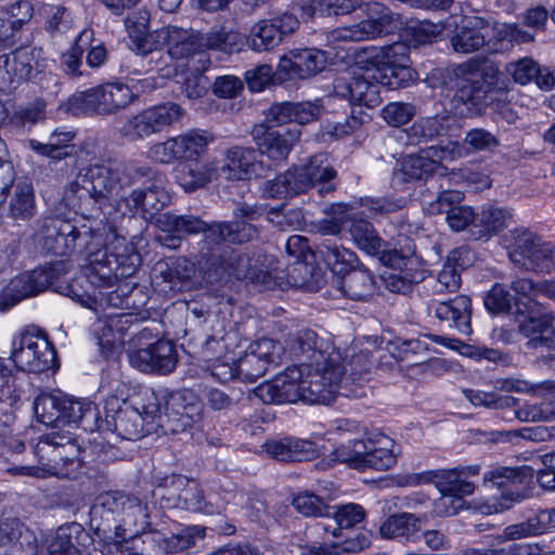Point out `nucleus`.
<instances>
[{
  "mask_svg": "<svg viewBox=\"0 0 555 555\" xmlns=\"http://www.w3.org/2000/svg\"><path fill=\"white\" fill-rule=\"evenodd\" d=\"M400 452L392 438L374 429L364 433V438L348 439L339 443L332 451L331 457L358 470H387L396 465Z\"/></svg>",
  "mask_w": 555,
  "mask_h": 555,
  "instance_id": "nucleus-6",
  "label": "nucleus"
},
{
  "mask_svg": "<svg viewBox=\"0 0 555 555\" xmlns=\"http://www.w3.org/2000/svg\"><path fill=\"white\" fill-rule=\"evenodd\" d=\"M274 78H276V70L273 72L272 67L266 64L259 65L245 74L247 87L253 92L264 90Z\"/></svg>",
  "mask_w": 555,
  "mask_h": 555,
  "instance_id": "nucleus-64",
  "label": "nucleus"
},
{
  "mask_svg": "<svg viewBox=\"0 0 555 555\" xmlns=\"http://www.w3.org/2000/svg\"><path fill=\"white\" fill-rule=\"evenodd\" d=\"M67 396L62 391L41 392L34 401V412L37 420L46 426H61L64 402Z\"/></svg>",
  "mask_w": 555,
  "mask_h": 555,
  "instance_id": "nucleus-35",
  "label": "nucleus"
},
{
  "mask_svg": "<svg viewBox=\"0 0 555 555\" xmlns=\"http://www.w3.org/2000/svg\"><path fill=\"white\" fill-rule=\"evenodd\" d=\"M496 69L487 62L469 61L453 70L457 91L453 107L460 114L480 113L489 103V94L495 85Z\"/></svg>",
  "mask_w": 555,
  "mask_h": 555,
  "instance_id": "nucleus-7",
  "label": "nucleus"
},
{
  "mask_svg": "<svg viewBox=\"0 0 555 555\" xmlns=\"http://www.w3.org/2000/svg\"><path fill=\"white\" fill-rule=\"evenodd\" d=\"M171 482L176 488L185 486L178 495V503L175 506H181L191 512L203 513L206 515L220 514L223 509L222 504L205 501L203 492L195 482H191L183 476H173Z\"/></svg>",
  "mask_w": 555,
  "mask_h": 555,
  "instance_id": "nucleus-30",
  "label": "nucleus"
},
{
  "mask_svg": "<svg viewBox=\"0 0 555 555\" xmlns=\"http://www.w3.org/2000/svg\"><path fill=\"white\" fill-rule=\"evenodd\" d=\"M168 193L159 185L153 184L145 190H134L128 197L116 202V212L120 216L140 211L144 219L154 215L169 203Z\"/></svg>",
  "mask_w": 555,
  "mask_h": 555,
  "instance_id": "nucleus-19",
  "label": "nucleus"
},
{
  "mask_svg": "<svg viewBox=\"0 0 555 555\" xmlns=\"http://www.w3.org/2000/svg\"><path fill=\"white\" fill-rule=\"evenodd\" d=\"M349 233L354 245L367 255L375 256L384 249V241L378 236L374 227L362 218L350 219Z\"/></svg>",
  "mask_w": 555,
  "mask_h": 555,
  "instance_id": "nucleus-37",
  "label": "nucleus"
},
{
  "mask_svg": "<svg viewBox=\"0 0 555 555\" xmlns=\"http://www.w3.org/2000/svg\"><path fill=\"white\" fill-rule=\"evenodd\" d=\"M532 476L533 469L529 466L515 468L498 467L487 473L485 479L498 488H504L509 483L522 482L526 478H531Z\"/></svg>",
  "mask_w": 555,
  "mask_h": 555,
  "instance_id": "nucleus-52",
  "label": "nucleus"
},
{
  "mask_svg": "<svg viewBox=\"0 0 555 555\" xmlns=\"http://www.w3.org/2000/svg\"><path fill=\"white\" fill-rule=\"evenodd\" d=\"M51 274L46 269L25 272L11 280L3 298H0V311L14 307L24 298L37 295L51 284Z\"/></svg>",
  "mask_w": 555,
  "mask_h": 555,
  "instance_id": "nucleus-20",
  "label": "nucleus"
},
{
  "mask_svg": "<svg viewBox=\"0 0 555 555\" xmlns=\"http://www.w3.org/2000/svg\"><path fill=\"white\" fill-rule=\"evenodd\" d=\"M246 42L247 39L240 33L219 29L205 34L203 44L205 51L216 50L230 54L242 51Z\"/></svg>",
  "mask_w": 555,
  "mask_h": 555,
  "instance_id": "nucleus-43",
  "label": "nucleus"
},
{
  "mask_svg": "<svg viewBox=\"0 0 555 555\" xmlns=\"http://www.w3.org/2000/svg\"><path fill=\"white\" fill-rule=\"evenodd\" d=\"M167 414L168 428L181 433L201 420L203 405L199 397L191 389H183L170 396Z\"/></svg>",
  "mask_w": 555,
  "mask_h": 555,
  "instance_id": "nucleus-17",
  "label": "nucleus"
},
{
  "mask_svg": "<svg viewBox=\"0 0 555 555\" xmlns=\"http://www.w3.org/2000/svg\"><path fill=\"white\" fill-rule=\"evenodd\" d=\"M131 366L144 373L167 374L178 362L176 346L170 340H157L129 352Z\"/></svg>",
  "mask_w": 555,
  "mask_h": 555,
  "instance_id": "nucleus-16",
  "label": "nucleus"
},
{
  "mask_svg": "<svg viewBox=\"0 0 555 555\" xmlns=\"http://www.w3.org/2000/svg\"><path fill=\"white\" fill-rule=\"evenodd\" d=\"M331 526H324L326 537L322 544H312L301 548L300 555H341L344 553H357L363 551L370 545V535L366 533H360L352 539H346L344 541H332L330 540Z\"/></svg>",
  "mask_w": 555,
  "mask_h": 555,
  "instance_id": "nucleus-31",
  "label": "nucleus"
},
{
  "mask_svg": "<svg viewBox=\"0 0 555 555\" xmlns=\"http://www.w3.org/2000/svg\"><path fill=\"white\" fill-rule=\"evenodd\" d=\"M132 317L127 313L105 314L94 324L99 346L106 356L121 350L126 343Z\"/></svg>",
  "mask_w": 555,
  "mask_h": 555,
  "instance_id": "nucleus-23",
  "label": "nucleus"
},
{
  "mask_svg": "<svg viewBox=\"0 0 555 555\" xmlns=\"http://www.w3.org/2000/svg\"><path fill=\"white\" fill-rule=\"evenodd\" d=\"M422 529V519L412 513L387 517L379 526V535L387 540L413 541Z\"/></svg>",
  "mask_w": 555,
  "mask_h": 555,
  "instance_id": "nucleus-32",
  "label": "nucleus"
},
{
  "mask_svg": "<svg viewBox=\"0 0 555 555\" xmlns=\"http://www.w3.org/2000/svg\"><path fill=\"white\" fill-rule=\"evenodd\" d=\"M453 50L463 53L474 52L486 42L489 24L477 15H461L453 18Z\"/></svg>",
  "mask_w": 555,
  "mask_h": 555,
  "instance_id": "nucleus-24",
  "label": "nucleus"
},
{
  "mask_svg": "<svg viewBox=\"0 0 555 555\" xmlns=\"http://www.w3.org/2000/svg\"><path fill=\"white\" fill-rule=\"evenodd\" d=\"M36 210L33 184L28 181H18L10 198V214L16 219H28Z\"/></svg>",
  "mask_w": 555,
  "mask_h": 555,
  "instance_id": "nucleus-40",
  "label": "nucleus"
},
{
  "mask_svg": "<svg viewBox=\"0 0 555 555\" xmlns=\"http://www.w3.org/2000/svg\"><path fill=\"white\" fill-rule=\"evenodd\" d=\"M10 360L16 369L41 373L56 365L55 350L42 331L26 327L12 336Z\"/></svg>",
  "mask_w": 555,
  "mask_h": 555,
  "instance_id": "nucleus-9",
  "label": "nucleus"
},
{
  "mask_svg": "<svg viewBox=\"0 0 555 555\" xmlns=\"http://www.w3.org/2000/svg\"><path fill=\"white\" fill-rule=\"evenodd\" d=\"M334 520L338 528L331 530V537L340 539L343 537L341 530L349 529L361 522L365 517L363 507L356 503H348L339 505L335 508Z\"/></svg>",
  "mask_w": 555,
  "mask_h": 555,
  "instance_id": "nucleus-50",
  "label": "nucleus"
},
{
  "mask_svg": "<svg viewBox=\"0 0 555 555\" xmlns=\"http://www.w3.org/2000/svg\"><path fill=\"white\" fill-rule=\"evenodd\" d=\"M326 65L325 53L318 49H292L280 57L276 66L279 81L307 79Z\"/></svg>",
  "mask_w": 555,
  "mask_h": 555,
  "instance_id": "nucleus-15",
  "label": "nucleus"
},
{
  "mask_svg": "<svg viewBox=\"0 0 555 555\" xmlns=\"http://www.w3.org/2000/svg\"><path fill=\"white\" fill-rule=\"evenodd\" d=\"M205 535V528L192 526L182 529L179 533L171 534L164 541V548L167 552H179L196 544Z\"/></svg>",
  "mask_w": 555,
  "mask_h": 555,
  "instance_id": "nucleus-54",
  "label": "nucleus"
},
{
  "mask_svg": "<svg viewBox=\"0 0 555 555\" xmlns=\"http://www.w3.org/2000/svg\"><path fill=\"white\" fill-rule=\"evenodd\" d=\"M415 114V107L409 103L391 102L380 112L383 119L390 126L400 127L408 124Z\"/></svg>",
  "mask_w": 555,
  "mask_h": 555,
  "instance_id": "nucleus-60",
  "label": "nucleus"
},
{
  "mask_svg": "<svg viewBox=\"0 0 555 555\" xmlns=\"http://www.w3.org/2000/svg\"><path fill=\"white\" fill-rule=\"evenodd\" d=\"M321 347L313 331H301L291 348V354L300 363L257 386L255 396L268 404L295 403L298 400L310 404L331 403L338 392L344 370L339 364V353L335 350L328 353Z\"/></svg>",
  "mask_w": 555,
  "mask_h": 555,
  "instance_id": "nucleus-1",
  "label": "nucleus"
},
{
  "mask_svg": "<svg viewBox=\"0 0 555 555\" xmlns=\"http://www.w3.org/2000/svg\"><path fill=\"white\" fill-rule=\"evenodd\" d=\"M218 171L219 168L215 160H188L179 163L175 168V179L184 191L193 192L212 182L217 178Z\"/></svg>",
  "mask_w": 555,
  "mask_h": 555,
  "instance_id": "nucleus-27",
  "label": "nucleus"
},
{
  "mask_svg": "<svg viewBox=\"0 0 555 555\" xmlns=\"http://www.w3.org/2000/svg\"><path fill=\"white\" fill-rule=\"evenodd\" d=\"M257 262L258 261L256 260L253 262L248 257L242 256L237 259L232 273L237 279H246L251 282L267 284L271 278V272L269 270L258 268Z\"/></svg>",
  "mask_w": 555,
  "mask_h": 555,
  "instance_id": "nucleus-58",
  "label": "nucleus"
},
{
  "mask_svg": "<svg viewBox=\"0 0 555 555\" xmlns=\"http://www.w3.org/2000/svg\"><path fill=\"white\" fill-rule=\"evenodd\" d=\"M431 164L426 162L423 155H408L400 164V168L395 171L393 179L398 182H409L412 180L423 179L433 173Z\"/></svg>",
  "mask_w": 555,
  "mask_h": 555,
  "instance_id": "nucleus-49",
  "label": "nucleus"
},
{
  "mask_svg": "<svg viewBox=\"0 0 555 555\" xmlns=\"http://www.w3.org/2000/svg\"><path fill=\"white\" fill-rule=\"evenodd\" d=\"M260 163L253 149L234 146L224 152L223 165L220 170L230 181L249 180L258 175Z\"/></svg>",
  "mask_w": 555,
  "mask_h": 555,
  "instance_id": "nucleus-26",
  "label": "nucleus"
},
{
  "mask_svg": "<svg viewBox=\"0 0 555 555\" xmlns=\"http://www.w3.org/2000/svg\"><path fill=\"white\" fill-rule=\"evenodd\" d=\"M166 38L167 53L171 59L185 61L186 66L201 64L202 68L209 66L210 60L205 53L204 35L193 29L168 26Z\"/></svg>",
  "mask_w": 555,
  "mask_h": 555,
  "instance_id": "nucleus-14",
  "label": "nucleus"
},
{
  "mask_svg": "<svg viewBox=\"0 0 555 555\" xmlns=\"http://www.w3.org/2000/svg\"><path fill=\"white\" fill-rule=\"evenodd\" d=\"M294 173L297 181L305 184V192L318 183L332 180L336 172L324 154H319L309 160V163L300 168H295Z\"/></svg>",
  "mask_w": 555,
  "mask_h": 555,
  "instance_id": "nucleus-38",
  "label": "nucleus"
},
{
  "mask_svg": "<svg viewBox=\"0 0 555 555\" xmlns=\"http://www.w3.org/2000/svg\"><path fill=\"white\" fill-rule=\"evenodd\" d=\"M518 333L529 349H555V312H541L518 321Z\"/></svg>",
  "mask_w": 555,
  "mask_h": 555,
  "instance_id": "nucleus-21",
  "label": "nucleus"
},
{
  "mask_svg": "<svg viewBox=\"0 0 555 555\" xmlns=\"http://www.w3.org/2000/svg\"><path fill=\"white\" fill-rule=\"evenodd\" d=\"M214 142V135L205 130L191 129L150 146L149 156L162 164L199 159Z\"/></svg>",
  "mask_w": 555,
  "mask_h": 555,
  "instance_id": "nucleus-11",
  "label": "nucleus"
},
{
  "mask_svg": "<svg viewBox=\"0 0 555 555\" xmlns=\"http://www.w3.org/2000/svg\"><path fill=\"white\" fill-rule=\"evenodd\" d=\"M103 507L115 514H120V521L131 534H137L139 528L143 529L147 524V508L141 501L126 493L109 492L100 496Z\"/></svg>",
  "mask_w": 555,
  "mask_h": 555,
  "instance_id": "nucleus-18",
  "label": "nucleus"
},
{
  "mask_svg": "<svg viewBox=\"0 0 555 555\" xmlns=\"http://www.w3.org/2000/svg\"><path fill=\"white\" fill-rule=\"evenodd\" d=\"M550 512H540L535 517L529 518L524 522L509 525L503 530L501 541H512L524 539L531 535H538L545 531V520L550 519Z\"/></svg>",
  "mask_w": 555,
  "mask_h": 555,
  "instance_id": "nucleus-46",
  "label": "nucleus"
},
{
  "mask_svg": "<svg viewBox=\"0 0 555 555\" xmlns=\"http://www.w3.org/2000/svg\"><path fill=\"white\" fill-rule=\"evenodd\" d=\"M412 485L433 483L444 498L451 495V473L448 469L430 470L412 477Z\"/></svg>",
  "mask_w": 555,
  "mask_h": 555,
  "instance_id": "nucleus-61",
  "label": "nucleus"
},
{
  "mask_svg": "<svg viewBox=\"0 0 555 555\" xmlns=\"http://www.w3.org/2000/svg\"><path fill=\"white\" fill-rule=\"evenodd\" d=\"M133 93L124 83H106L74 93L68 105L75 113L114 114L131 103Z\"/></svg>",
  "mask_w": 555,
  "mask_h": 555,
  "instance_id": "nucleus-10",
  "label": "nucleus"
},
{
  "mask_svg": "<svg viewBox=\"0 0 555 555\" xmlns=\"http://www.w3.org/2000/svg\"><path fill=\"white\" fill-rule=\"evenodd\" d=\"M158 223L166 222L170 225L169 230H175L177 232L184 233H198L205 232V236L207 240L211 242L218 243L217 235H209V228H207L206 223L198 218L191 216H172V215H160L157 219Z\"/></svg>",
  "mask_w": 555,
  "mask_h": 555,
  "instance_id": "nucleus-51",
  "label": "nucleus"
},
{
  "mask_svg": "<svg viewBox=\"0 0 555 555\" xmlns=\"http://www.w3.org/2000/svg\"><path fill=\"white\" fill-rule=\"evenodd\" d=\"M358 8L362 10L365 18L359 23L332 30L328 35L330 42L374 40L388 30L392 22V14L387 7L377 1L362 4L359 0H308L302 2L300 11L302 18H313L349 14Z\"/></svg>",
  "mask_w": 555,
  "mask_h": 555,
  "instance_id": "nucleus-4",
  "label": "nucleus"
},
{
  "mask_svg": "<svg viewBox=\"0 0 555 555\" xmlns=\"http://www.w3.org/2000/svg\"><path fill=\"white\" fill-rule=\"evenodd\" d=\"M299 26L298 18L292 13L258 21L249 30L247 46L255 52L272 50L281 44L286 36Z\"/></svg>",
  "mask_w": 555,
  "mask_h": 555,
  "instance_id": "nucleus-13",
  "label": "nucleus"
},
{
  "mask_svg": "<svg viewBox=\"0 0 555 555\" xmlns=\"http://www.w3.org/2000/svg\"><path fill=\"white\" fill-rule=\"evenodd\" d=\"M183 114V108L176 103L151 106L131 116L124 124L121 133L131 140L145 139L179 121Z\"/></svg>",
  "mask_w": 555,
  "mask_h": 555,
  "instance_id": "nucleus-12",
  "label": "nucleus"
},
{
  "mask_svg": "<svg viewBox=\"0 0 555 555\" xmlns=\"http://www.w3.org/2000/svg\"><path fill=\"white\" fill-rule=\"evenodd\" d=\"M500 388L504 391H515L529 395L539 399L555 398V380L545 379L532 383L518 377H508L500 382Z\"/></svg>",
  "mask_w": 555,
  "mask_h": 555,
  "instance_id": "nucleus-39",
  "label": "nucleus"
},
{
  "mask_svg": "<svg viewBox=\"0 0 555 555\" xmlns=\"http://www.w3.org/2000/svg\"><path fill=\"white\" fill-rule=\"evenodd\" d=\"M515 417L526 423H546L555 421V398L542 399L541 402H526L514 409Z\"/></svg>",
  "mask_w": 555,
  "mask_h": 555,
  "instance_id": "nucleus-44",
  "label": "nucleus"
},
{
  "mask_svg": "<svg viewBox=\"0 0 555 555\" xmlns=\"http://www.w3.org/2000/svg\"><path fill=\"white\" fill-rule=\"evenodd\" d=\"M257 207L244 204L234 211L233 223H215L210 225L209 235H217L219 242L243 243L254 238L257 230L249 221L259 216Z\"/></svg>",
  "mask_w": 555,
  "mask_h": 555,
  "instance_id": "nucleus-22",
  "label": "nucleus"
},
{
  "mask_svg": "<svg viewBox=\"0 0 555 555\" xmlns=\"http://www.w3.org/2000/svg\"><path fill=\"white\" fill-rule=\"evenodd\" d=\"M297 128L287 130H268L263 126L254 129V137L259 151L273 160L285 159L295 142L299 139Z\"/></svg>",
  "mask_w": 555,
  "mask_h": 555,
  "instance_id": "nucleus-25",
  "label": "nucleus"
},
{
  "mask_svg": "<svg viewBox=\"0 0 555 555\" xmlns=\"http://www.w3.org/2000/svg\"><path fill=\"white\" fill-rule=\"evenodd\" d=\"M82 231L72 229L67 234L78 238L89 235L86 244L89 264L85 276L96 288L111 287L135 269L137 255L126 243V238L116 233V217L112 220L93 219Z\"/></svg>",
  "mask_w": 555,
  "mask_h": 555,
  "instance_id": "nucleus-3",
  "label": "nucleus"
},
{
  "mask_svg": "<svg viewBox=\"0 0 555 555\" xmlns=\"http://www.w3.org/2000/svg\"><path fill=\"white\" fill-rule=\"evenodd\" d=\"M340 289L353 300H364L374 291L373 276L364 269L352 270L343 279Z\"/></svg>",
  "mask_w": 555,
  "mask_h": 555,
  "instance_id": "nucleus-41",
  "label": "nucleus"
},
{
  "mask_svg": "<svg viewBox=\"0 0 555 555\" xmlns=\"http://www.w3.org/2000/svg\"><path fill=\"white\" fill-rule=\"evenodd\" d=\"M517 256H521L522 264L532 270L550 272L555 269V246L534 242L530 235H526L522 245L511 254L515 262H520Z\"/></svg>",
  "mask_w": 555,
  "mask_h": 555,
  "instance_id": "nucleus-28",
  "label": "nucleus"
},
{
  "mask_svg": "<svg viewBox=\"0 0 555 555\" xmlns=\"http://www.w3.org/2000/svg\"><path fill=\"white\" fill-rule=\"evenodd\" d=\"M168 33V26L154 30L152 33H145L141 38L135 34V41L132 44V50L137 54L145 55L166 46V38Z\"/></svg>",
  "mask_w": 555,
  "mask_h": 555,
  "instance_id": "nucleus-59",
  "label": "nucleus"
},
{
  "mask_svg": "<svg viewBox=\"0 0 555 555\" xmlns=\"http://www.w3.org/2000/svg\"><path fill=\"white\" fill-rule=\"evenodd\" d=\"M78 447L67 436L49 435L39 440L36 446V455L42 466H18L14 467V474L46 478L48 476H69V470H64L68 465L79 467L77 459Z\"/></svg>",
  "mask_w": 555,
  "mask_h": 555,
  "instance_id": "nucleus-8",
  "label": "nucleus"
},
{
  "mask_svg": "<svg viewBox=\"0 0 555 555\" xmlns=\"http://www.w3.org/2000/svg\"><path fill=\"white\" fill-rule=\"evenodd\" d=\"M141 403L132 405L127 401L109 396L104 402V425L108 431L121 439L137 440L147 434L160 412L155 392L144 389Z\"/></svg>",
  "mask_w": 555,
  "mask_h": 555,
  "instance_id": "nucleus-5",
  "label": "nucleus"
},
{
  "mask_svg": "<svg viewBox=\"0 0 555 555\" xmlns=\"http://www.w3.org/2000/svg\"><path fill=\"white\" fill-rule=\"evenodd\" d=\"M242 380L253 382L263 375L268 369L266 361L261 360L254 349L248 346L245 353L237 359Z\"/></svg>",
  "mask_w": 555,
  "mask_h": 555,
  "instance_id": "nucleus-55",
  "label": "nucleus"
},
{
  "mask_svg": "<svg viewBox=\"0 0 555 555\" xmlns=\"http://www.w3.org/2000/svg\"><path fill=\"white\" fill-rule=\"evenodd\" d=\"M210 370L211 375L221 383H227L235 377L242 379L238 362L230 353L224 354L222 359H217L211 364Z\"/></svg>",
  "mask_w": 555,
  "mask_h": 555,
  "instance_id": "nucleus-63",
  "label": "nucleus"
},
{
  "mask_svg": "<svg viewBox=\"0 0 555 555\" xmlns=\"http://www.w3.org/2000/svg\"><path fill=\"white\" fill-rule=\"evenodd\" d=\"M306 185L307 184L304 182L297 181L293 170H287L283 175H279L274 179L267 181L262 188V195L273 198L294 196L304 193Z\"/></svg>",
  "mask_w": 555,
  "mask_h": 555,
  "instance_id": "nucleus-42",
  "label": "nucleus"
},
{
  "mask_svg": "<svg viewBox=\"0 0 555 555\" xmlns=\"http://www.w3.org/2000/svg\"><path fill=\"white\" fill-rule=\"evenodd\" d=\"M34 52L29 48L17 49L0 56V69L4 70L2 79L10 83L27 80L34 68Z\"/></svg>",
  "mask_w": 555,
  "mask_h": 555,
  "instance_id": "nucleus-33",
  "label": "nucleus"
},
{
  "mask_svg": "<svg viewBox=\"0 0 555 555\" xmlns=\"http://www.w3.org/2000/svg\"><path fill=\"white\" fill-rule=\"evenodd\" d=\"M108 173V169L103 166H92L76 177L67 192H70L80 199L102 197L112 188Z\"/></svg>",
  "mask_w": 555,
  "mask_h": 555,
  "instance_id": "nucleus-29",
  "label": "nucleus"
},
{
  "mask_svg": "<svg viewBox=\"0 0 555 555\" xmlns=\"http://www.w3.org/2000/svg\"><path fill=\"white\" fill-rule=\"evenodd\" d=\"M74 139L70 131H55L49 139V142L41 143L37 140H29L30 150L39 155L48 156L55 159L64 158L67 155L65 151Z\"/></svg>",
  "mask_w": 555,
  "mask_h": 555,
  "instance_id": "nucleus-47",
  "label": "nucleus"
},
{
  "mask_svg": "<svg viewBox=\"0 0 555 555\" xmlns=\"http://www.w3.org/2000/svg\"><path fill=\"white\" fill-rule=\"evenodd\" d=\"M365 53L371 68L353 73L350 79L339 77L334 82L335 95L348 99L350 104L371 108L380 103L378 86L370 79L389 89L408 87L417 79V73L411 67L409 48L404 43L370 47Z\"/></svg>",
  "mask_w": 555,
  "mask_h": 555,
  "instance_id": "nucleus-2",
  "label": "nucleus"
},
{
  "mask_svg": "<svg viewBox=\"0 0 555 555\" xmlns=\"http://www.w3.org/2000/svg\"><path fill=\"white\" fill-rule=\"evenodd\" d=\"M64 416L62 415L61 426L80 425L85 430L101 429L99 414L93 403L85 400H74L67 396L64 402Z\"/></svg>",
  "mask_w": 555,
  "mask_h": 555,
  "instance_id": "nucleus-34",
  "label": "nucleus"
},
{
  "mask_svg": "<svg viewBox=\"0 0 555 555\" xmlns=\"http://www.w3.org/2000/svg\"><path fill=\"white\" fill-rule=\"evenodd\" d=\"M189 67V73L177 74L178 81L182 83L184 95L191 100L202 98L208 87L207 77L203 75L206 68H202L201 64H194Z\"/></svg>",
  "mask_w": 555,
  "mask_h": 555,
  "instance_id": "nucleus-48",
  "label": "nucleus"
},
{
  "mask_svg": "<svg viewBox=\"0 0 555 555\" xmlns=\"http://www.w3.org/2000/svg\"><path fill=\"white\" fill-rule=\"evenodd\" d=\"M21 397V390L15 386L12 371L0 358V402L13 406Z\"/></svg>",
  "mask_w": 555,
  "mask_h": 555,
  "instance_id": "nucleus-62",
  "label": "nucleus"
},
{
  "mask_svg": "<svg viewBox=\"0 0 555 555\" xmlns=\"http://www.w3.org/2000/svg\"><path fill=\"white\" fill-rule=\"evenodd\" d=\"M479 473V465H460L453 468V514L472 508L464 498L474 493L476 486L472 478H477Z\"/></svg>",
  "mask_w": 555,
  "mask_h": 555,
  "instance_id": "nucleus-36",
  "label": "nucleus"
},
{
  "mask_svg": "<svg viewBox=\"0 0 555 555\" xmlns=\"http://www.w3.org/2000/svg\"><path fill=\"white\" fill-rule=\"evenodd\" d=\"M511 218V212L504 208L485 207L477 217L479 228L473 232V236L480 238L483 235L496 233L508 225Z\"/></svg>",
  "mask_w": 555,
  "mask_h": 555,
  "instance_id": "nucleus-45",
  "label": "nucleus"
},
{
  "mask_svg": "<svg viewBox=\"0 0 555 555\" xmlns=\"http://www.w3.org/2000/svg\"><path fill=\"white\" fill-rule=\"evenodd\" d=\"M453 351L472 359H485L494 363H507V357L500 350L479 348L453 338Z\"/></svg>",
  "mask_w": 555,
  "mask_h": 555,
  "instance_id": "nucleus-57",
  "label": "nucleus"
},
{
  "mask_svg": "<svg viewBox=\"0 0 555 555\" xmlns=\"http://www.w3.org/2000/svg\"><path fill=\"white\" fill-rule=\"evenodd\" d=\"M327 214L328 217L319 224L320 232L325 235L339 234L344 224L350 220L349 206L346 204H334L328 208Z\"/></svg>",
  "mask_w": 555,
  "mask_h": 555,
  "instance_id": "nucleus-56",
  "label": "nucleus"
},
{
  "mask_svg": "<svg viewBox=\"0 0 555 555\" xmlns=\"http://www.w3.org/2000/svg\"><path fill=\"white\" fill-rule=\"evenodd\" d=\"M512 288L516 295L513 298L516 307L515 312L524 314L526 311H529L533 298L540 294L541 284H534L528 279H518L512 283Z\"/></svg>",
  "mask_w": 555,
  "mask_h": 555,
  "instance_id": "nucleus-53",
  "label": "nucleus"
}]
</instances>
